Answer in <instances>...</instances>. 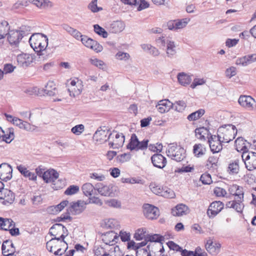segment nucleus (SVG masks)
Returning <instances> with one entry per match:
<instances>
[{"label":"nucleus","mask_w":256,"mask_h":256,"mask_svg":"<svg viewBox=\"0 0 256 256\" xmlns=\"http://www.w3.org/2000/svg\"><path fill=\"white\" fill-rule=\"evenodd\" d=\"M229 192L232 196H234V198L233 200L226 203V208H232L237 212L242 213L244 206L243 203L244 197L243 188L234 184L229 188Z\"/></svg>","instance_id":"nucleus-1"},{"label":"nucleus","mask_w":256,"mask_h":256,"mask_svg":"<svg viewBox=\"0 0 256 256\" xmlns=\"http://www.w3.org/2000/svg\"><path fill=\"white\" fill-rule=\"evenodd\" d=\"M237 133L234 126L230 124L219 128L218 130L217 136L224 143H228L232 140Z\"/></svg>","instance_id":"nucleus-2"},{"label":"nucleus","mask_w":256,"mask_h":256,"mask_svg":"<svg viewBox=\"0 0 256 256\" xmlns=\"http://www.w3.org/2000/svg\"><path fill=\"white\" fill-rule=\"evenodd\" d=\"M166 154L168 156L176 162H180L186 156L184 149L174 144L168 146Z\"/></svg>","instance_id":"nucleus-3"},{"label":"nucleus","mask_w":256,"mask_h":256,"mask_svg":"<svg viewBox=\"0 0 256 256\" xmlns=\"http://www.w3.org/2000/svg\"><path fill=\"white\" fill-rule=\"evenodd\" d=\"M26 26H22L20 30H10L7 36L8 40L10 45H18L22 38L28 34L25 31Z\"/></svg>","instance_id":"nucleus-4"},{"label":"nucleus","mask_w":256,"mask_h":256,"mask_svg":"<svg viewBox=\"0 0 256 256\" xmlns=\"http://www.w3.org/2000/svg\"><path fill=\"white\" fill-rule=\"evenodd\" d=\"M96 202V200L94 196V199L91 200L90 198L88 202L78 200L76 202H72L70 203V205L68 210L72 214H79L86 209V204L90 203H95Z\"/></svg>","instance_id":"nucleus-5"},{"label":"nucleus","mask_w":256,"mask_h":256,"mask_svg":"<svg viewBox=\"0 0 256 256\" xmlns=\"http://www.w3.org/2000/svg\"><path fill=\"white\" fill-rule=\"evenodd\" d=\"M108 138L109 146L114 149L122 147L124 142V136L123 134L118 133L116 132H110Z\"/></svg>","instance_id":"nucleus-6"},{"label":"nucleus","mask_w":256,"mask_h":256,"mask_svg":"<svg viewBox=\"0 0 256 256\" xmlns=\"http://www.w3.org/2000/svg\"><path fill=\"white\" fill-rule=\"evenodd\" d=\"M66 237V236L62 234L60 236L52 238L46 242V248L50 252L62 246H66V250H67L68 248V244L64 241Z\"/></svg>","instance_id":"nucleus-7"},{"label":"nucleus","mask_w":256,"mask_h":256,"mask_svg":"<svg viewBox=\"0 0 256 256\" xmlns=\"http://www.w3.org/2000/svg\"><path fill=\"white\" fill-rule=\"evenodd\" d=\"M148 142V140H144L140 142L136 134H133L131 136L130 142L127 145V148L130 150H144L147 148Z\"/></svg>","instance_id":"nucleus-8"},{"label":"nucleus","mask_w":256,"mask_h":256,"mask_svg":"<svg viewBox=\"0 0 256 256\" xmlns=\"http://www.w3.org/2000/svg\"><path fill=\"white\" fill-rule=\"evenodd\" d=\"M242 158L248 170L251 171L256 169V152L248 151L243 152Z\"/></svg>","instance_id":"nucleus-9"},{"label":"nucleus","mask_w":256,"mask_h":256,"mask_svg":"<svg viewBox=\"0 0 256 256\" xmlns=\"http://www.w3.org/2000/svg\"><path fill=\"white\" fill-rule=\"evenodd\" d=\"M142 208L144 214L148 219H156L160 215L158 208L152 204H145L143 205Z\"/></svg>","instance_id":"nucleus-10"},{"label":"nucleus","mask_w":256,"mask_h":256,"mask_svg":"<svg viewBox=\"0 0 256 256\" xmlns=\"http://www.w3.org/2000/svg\"><path fill=\"white\" fill-rule=\"evenodd\" d=\"M97 191L102 196H114L116 194V188L112 185H104L102 183H97Z\"/></svg>","instance_id":"nucleus-11"},{"label":"nucleus","mask_w":256,"mask_h":256,"mask_svg":"<svg viewBox=\"0 0 256 256\" xmlns=\"http://www.w3.org/2000/svg\"><path fill=\"white\" fill-rule=\"evenodd\" d=\"M238 102L242 107L248 110H252L256 108V102L250 96H240L238 98Z\"/></svg>","instance_id":"nucleus-12"},{"label":"nucleus","mask_w":256,"mask_h":256,"mask_svg":"<svg viewBox=\"0 0 256 256\" xmlns=\"http://www.w3.org/2000/svg\"><path fill=\"white\" fill-rule=\"evenodd\" d=\"M158 40L162 45L166 44V54L168 58H172L176 55V46L174 41L168 40H166L164 38H160Z\"/></svg>","instance_id":"nucleus-13"},{"label":"nucleus","mask_w":256,"mask_h":256,"mask_svg":"<svg viewBox=\"0 0 256 256\" xmlns=\"http://www.w3.org/2000/svg\"><path fill=\"white\" fill-rule=\"evenodd\" d=\"M12 167L6 163H2L0 165V179L7 182L12 178Z\"/></svg>","instance_id":"nucleus-14"},{"label":"nucleus","mask_w":256,"mask_h":256,"mask_svg":"<svg viewBox=\"0 0 256 256\" xmlns=\"http://www.w3.org/2000/svg\"><path fill=\"white\" fill-rule=\"evenodd\" d=\"M208 143L211 151L213 153H218L222 148V142L218 136H212L208 139Z\"/></svg>","instance_id":"nucleus-15"},{"label":"nucleus","mask_w":256,"mask_h":256,"mask_svg":"<svg viewBox=\"0 0 256 256\" xmlns=\"http://www.w3.org/2000/svg\"><path fill=\"white\" fill-rule=\"evenodd\" d=\"M224 206V204L220 201L212 202L207 210L208 216L210 218H214L223 209Z\"/></svg>","instance_id":"nucleus-16"},{"label":"nucleus","mask_w":256,"mask_h":256,"mask_svg":"<svg viewBox=\"0 0 256 256\" xmlns=\"http://www.w3.org/2000/svg\"><path fill=\"white\" fill-rule=\"evenodd\" d=\"M49 234L54 237L60 236L62 234L68 235V231L66 228L61 224H56L50 229Z\"/></svg>","instance_id":"nucleus-17"},{"label":"nucleus","mask_w":256,"mask_h":256,"mask_svg":"<svg viewBox=\"0 0 256 256\" xmlns=\"http://www.w3.org/2000/svg\"><path fill=\"white\" fill-rule=\"evenodd\" d=\"M2 196L0 197V200L3 201L2 203L4 205H9L13 203L15 199L14 194L8 189L3 188L0 191Z\"/></svg>","instance_id":"nucleus-18"},{"label":"nucleus","mask_w":256,"mask_h":256,"mask_svg":"<svg viewBox=\"0 0 256 256\" xmlns=\"http://www.w3.org/2000/svg\"><path fill=\"white\" fill-rule=\"evenodd\" d=\"M119 236L113 231H110L102 235V240L106 245L114 246L118 242Z\"/></svg>","instance_id":"nucleus-19"},{"label":"nucleus","mask_w":256,"mask_h":256,"mask_svg":"<svg viewBox=\"0 0 256 256\" xmlns=\"http://www.w3.org/2000/svg\"><path fill=\"white\" fill-rule=\"evenodd\" d=\"M221 244L216 242L213 241L212 240L209 238L207 240L205 244V248L206 250L212 255H216L220 252Z\"/></svg>","instance_id":"nucleus-20"},{"label":"nucleus","mask_w":256,"mask_h":256,"mask_svg":"<svg viewBox=\"0 0 256 256\" xmlns=\"http://www.w3.org/2000/svg\"><path fill=\"white\" fill-rule=\"evenodd\" d=\"M110 128L108 126H100L97 129V142L102 144L108 140Z\"/></svg>","instance_id":"nucleus-21"},{"label":"nucleus","mask_w":256,"mask_h":256,"mask_svg":"<svg viewBox=\"0 0 256 256\" xmlns=\"http://www.w3.org/2000/svg\"><path fill=\"white\" fill-rule=\"evenodd\" d=\"M18 64L22 68L28 66L33 61L32 56L28 54H21L17 56L16 58Z\"/></svg>","instance_id":"nucleus-22"},{"label":"nucleus","mask_w":256,"mask_h":256,"mask_svg":"<svg viewBox=\"0 0 256 256\" xmlns=\"http://www.w3.org/2000/svg\"><path fill=\"white\" fill-rule=\"evenodd\" d=\"M153 165L160 168H164L166 164V158L161 154H154L151 158Z\"/></svg>","instance_id":"nucleus-23"},{"label":"nucleus","mask_w":256,"mask_h":256,"mask_svg":"<svg viewBox=\"0 0 256 256\" xmlns=\"http://www.w3.org/2000/svg\"><path fill=\"white\" fill-rule=\"evenodd\" d=\"M44 36V34L36 33L32 35L29 38L30 44L34 51L38 52V48Z\"/></svg>","instance_id":"nucleus-24"},{"label":"nucleus","mask_w":256,"mask_h":256,"mask_svg":"<svg viewBox=\"0 0 256 256\" xmlns=\"http://www.w3.org/2000/svg\"><path fill=\"white\" fill-rule=\"evenodd\" d=\"M2 253L4 256L12 254L15 248L12 241L6 240L4 242L2 246Z\"/></svg>","instance_id":"nucleus-25"},{"label":"nucleus","mask_w":256,"mask_h":256,"mask_svg":"<svg viewBox=\"0 0 256 256\" xmlns=\"http://www.w3.org/2000/svg\"><path fill=\"white\" fill-rule=\"evenodd\" d=\"M172 105L173 104L168 100H162L159 101L156 108L160 112L163 114L168 112Z\"/></svg>","instance_id":"nucleus-26"},{"label":"nucleus","mask_w":256,"mask_h":256,"mask_svg":"<svg viewBox=\"0 0 256 256\" xmlns=\"http://www.w3.org/2000/svg\"><path fill=\"white\" fill-rule=\"evenodd\" d=\"M189 212L188 206L184 204H178L174 208L172 209V214L174 216H182Z\"/></svg>","instance_id":"nucleus-27"},{"label":"nucleus","mask_w":256,"mask_h":256,"mask_svg":"<svg viewBox=\"0 0 256 256\" xmlns=\"http://www.w3.org/2000/svg\"><path fill=\"white\" fill-rule=\"evenodd\" d=\"M182 256H208V254L204 250L198 246L194 252L184 249L182 251Z\"/></svg>","instance_id":"nucleus-28"},{"label":"nucleus","mask_w":256,"mask_h":256,"mask_svg":"<svg viewBox=\"0 0 256 256\" xmlns=\"http://www.w3.org/2000/svg\"><path fill=\"white\" fill-rule=\"evenodd\" d=\"M16 168L24 177L28 178L30 180H36V175L28 170L25 166L20 164L16 166Z\"/></svg>","instance_id":"nucleus-29"},{"label":"nucleus","mask_w":256,"mask_h":256,"mask_svg":"<svg viewBox=\"0 0 256 256\" xmlns=\"http://www.w3.org/2000/svg\"><path fill=\"white\" fill-rule=\"evenodd\" d=\"M248 146H250V144L242 138H238L235 140L236 148L238 152L242 151V153L248 152Z\"/></svg>","instance_id":"nucleus-30"},{"label":"nucleus","mask_w":256,"mask_h":256,"mask_svg":"<svg viewBox=\"0 0 256 256\" xmlns=\"http://www.w3.org/2000/svg\"><path fill=\"white\" fill-rule=\"evenodd\" d=\"M125 28L124 23L120 20L114 22L110 26V31L112 33H118Z\"/></svg>","instance_id":"nucleus-31"},{"label":"nucleus","mask_w":256,"mask_h":256,"mask_svg":"<svg viewBox=\"0 0 256 256\" xmlns=\"http://www.w3.org/2000/svg\"><path fill=\"white\" fill-rule=\"evenodd\" d=\"M13 124L18 126L20 128L24 129L27 131H32L34 130L33 125L18 118H16Z\"/></svg>","instance_id":"nucleus-32"},{"label":"nucleus","mask_w":256,"mask_h":256,"mask_svg":"<svg viewBox=\"0 0 256 256\" xmlns=\"http://www.w3.org/2000/svg\"><path fill=\"white\" fill-rule=\"evenodd\" d=\"M61 26L63 30L76 40H79L82 36L81 33L79 31L67 24H62Z\"/></svg>","instance_id":"nucleus-33"},{"label":"nucleus","mask_w":256,"mask_h":256,"mask_svg":"<svg viewBox=\"0 0 256 256\" xmlns=\"http://www.w3.org/2000/svg\"><path fill=\"white\" fill-rule=\"evenodd\" d=\"M42 90H44V92L49 96H54L58 92L56 87V84L52 81H48L45 86L44 88Z\"/></svg>","instance_id":"nucleus-34"},{"label":"nucleus","mask_w":256,"mask_h":256,"mask_svg":"<svg viewBox=\"0 0 256 256\" xmlns=\"http://www.w3.org/2000/svg\"><path fill=\"white\" fill-rule=\"evenodd\" d=\"M29 2L41 9H46L52 6V2L49 0H30Z\"/></svg>","instance_id":"nucleus-35"},{"label":"nucleus","mask_w":256,"mask_h":256,"mask_svg":"<svg viewBox=\"0 0 256 256\" xmlns=\"http://www.w3.org/2000/svg\"><path fill=\"white\" fill-rule=\"evenodd\" d=\"M177 78L179 84L183 86L188 85L192 81L190 76L183 72L179 73L177 76Z\"/></svg>","instance_id":"nucleus-36"},{"label":"nucleus","mask_w":256,"mask_h":256,"mask_svg":"<svg viewBox=\"0 0 256 256\" xmlns=\"http://www.w3.org/2000/svg\"><path fill=\"white\" fill-rule=\"evenodd\" d=\"M15 223L10 218H4L0 217V229L8 230L10 228L14 226Z\"/></svg>","instance_id":"nucleus-37"},{"label":"nucleus","mask_w":256,"mask_h":256,"mask_svg":"<svg viewBox=\"0 0 256 256\" xmlns=\"http://www.w3.org/2000/svg\"><path fill=\"white\" fill-rule=\"evenodd\" d=\"M100 226L105 228H114L118 226V222L114 219L104 220L100 223Z\"/></svg>","instance_id":"nucleus-38"},{"label":"nucleus","mask_w":256,"mask_h":256,"mask_svg":"<svg viewBox=\"0 0 256 256\" xmlns=\"http://www.w3.org/2000/svg\"><path fill=\"white\" fill-rule=\"evenodd\" d=\"M10 30V26L8 22L2 20L0 22V40L4 38Z\"/></svg>","instance_id":"nucleus-39"},{"label":"nucleus","mask_w":256,"mask_h":256,"mask_svg":"<svg viewBox=\"0 0 256 256\" xmlns=\"http://www.w3.org/2000/svg\"><path fill=\"white\" fill-rule=\"evenodd\" d=\"M206 148L204 146L201 144H195L193 147V152L196 157H200L205 154Z\"/></svg>","instance_id":"nucleus-40"},{"label":"nucleus","mask_w":256,"mask_h":256,"mask_svg":"<svg viewBox=\"0 0 256 256\" xmlns=\"http://www.w3.org/2000/svg\"><path fill=\"white\" fill-rule=\"evenodd\" d=\"M4 136H2V140L6 143H10L14 138V130L13 128H8L4 132Z\"/></svg>","instance_id":"nucleus-41"},{"label":"nucleus","mask_w":256,"mask_h":256,"mask_svg":"<svg viewBox=\"0 0 256 256\" xmlns=\"http://www.w3.org/2000/svg\"><path fill=\"white\" fill-rule=\"evenodd\" d=\"M80 40L82 44H84L86 47L90 48L94 50H96V48H94V42L92 38H88L86 36L82 35V36L80 37Z\"/></svg>","instance_id":"nucleus-42"},{"label":"nucleus","mask_w":256,"mask_h":256,"mask_svg":"<svg viewBox=\"0 0 256 256\" xmlns=\"http://www.w3.org/2000/svg\"><path fill=\"white\" fill-rule=\"evenodd\" d=\"M204 112L205 111L204 110L200 109L198 110L189 114L187 118L190 121L196 120L201 118L204 114Z\"/></svg>","instance_id":"nucleus-43"},{"label":"nucleus","mask_w":256,"mask_h":256,"mask_svg":"<svg viewBox=\"0 0 256 256\" xmlns=\"http://www.w3.org/2000/svg\"><path fill=\"white\" fill-rule=\"evenodd\" d=\"M230 173L232 174H236L239 172V160H236L232 162H230L228 167Z\"/></svg>","instance_id":"nucleus-44"},{"label":"nucleus","mask_w":256,"mask_h":256,"mask_svg":"<svg viewBox=\"0 0 256 256\" xmlns=\"http://www.w3.org/2000/svg\"><path fill=\"white\" fill-rule=\"evenodd\" d=\"M104 203L108 207L116 208H121V202L116 199H110V200H104Z\"/></svg>","instance_id":"nucleus-45"},{"label":"nucleus","mask_w":256,"mask_h":256,"mask_svg":"<svg viewBox=\"0 0 256 256\" xmlns=\"http://www.w3.org/2000/svg\"><path fill=\"white\" fill-rule=\"evenodd\" d=\"M94 190V186L90 183H86L82 186L83 192L86 196H91Z\"/></svg>","instance_id":"nucleus-46"},{"label":"nucleus","mask_w":256,"mask_h":256,"mask_svg":"<svg viewBox=\"0 0 256 256\" xmlns=\"http://www.w3.org/2000/svg\"><path fill=\"white\" fill-rule=\"evenodd\" d=\"M160 196L166 198H174L175 193L172 189L168 187H164Z\"/></svg>","instance_id":"nucleus-47"},{"label":"nucleus","mask_w":256,"mask_h":256,"mask_svg":"<svg viewBox=\"0 0 256 256\" xmlns=\"http://www.w3.org/2000/svg\"><path fill=\"white\" fill-rule=\"evenodd\" d=\"M70 96L74 98L79 95L82 92V86L80 85H76V86L71 87L68 89Z\"/></svg>","instance_id":"nucleus-48"},{"label":"nucleus","mask_w":256,"mask_h":256,"mask_svg":"<svg viewBox=\"0 0 256 256\" xmlns=\"http://www.w3.org/2000/svg\"><path fill=\"white\" fill-rule=\"evenodd\" d=\"M172 106L177 112H182L185 110L186 104L184 101L178 100L176 102L173 104Z\"/></svg>","instance_id":"nucleus-49"},{"label":"nucleus","mask_w":256,"mask_h":256,"mask_svg":"<svg viewBox=\"0 0 256 256\" xmlns=\"http://www.w3.org/2000/svg\"><path fill=\"white\" fill-rule=\"evenodd\" d=\"M79 186L76 185H71L68 186L64 192V194L68 196H71L78 193L79 192Z\"/></svg>","instance_id":"nucleus-50"},{"label":"nucleus","mask_w":256,"mask_h":256,"mask_svg":"<svg viewBox=\"0 0 256 256\" xmlns=\"http://www.w3.org/2000/svg\"><path fill=\"white\" fill-rule=\"evenodd\" d=\"M132 155L130 153H124L116 156L117 161L120 163H124L130 160Z\"/></svg>","instance_id":"nucleus-51"},{"label":"nucleus","mask_w":256,"mask_h":256,"mask_svg":"<svg viewBox=\"0 0 256 256\" xmlns=\"http://www.w3.org/2000/svg\"><path fill=\"white\" fill-rule=\"evenodd\" d=\"M150 188L152 192L157 195L161 196V194L162 192L163 187H161L160 186L157 185L155 183H151L150 184Z\"/></svg>","instance_id":"nucleus-52"},{"label":"nucleus","mask_w":256,"mask_h":256,"mask_svg":"<svg viewBox=\"0 0 256 256\" xmlns=\"http://www.w3.org/2000/svg\"><path fill=\"white\" fill-rule=\"evenodd\" d=\"M208 132V130L204 128L201 127L197 128L195 130V133L198 138L200 140L204 138V135Z\"/></svg>","instance_id":"nucleus-53"},{"label":"nucleus","mask_w":256,"mask_h":256,"mask_svg":"<svg viewBox=\"0 0 256 256\" xmlns=\"http://www.w3.org/2000/svg\"><path fill=\"white\" fill-rule=\"evenodd\" d=\"M190 21V19L188 18H182L181 20H176V30L186 27Z\"/></svg>","instance_id":"nucleus-54"},{"label":"nucleus","mask_w":256,"mask_h":256,"mask_svg":"<svg viewBox=\"0 0 256 256\" xmlns=\"http://www.w3.org/2000/svg\"><path fill=\"white\" fill-rule=\"evenodd\" d=\"M218 162V158L214 156H209L208 160L206 161V166L208 168H210L214 166H216V164Z\"/></svg>","instance_id":"nucleus-55"},{"label":"nucleus","mask_w":256,"mask_h":256,"mask_svg":"<svg viewBox=\"0 0 256 256\" xmlns=\"http://www.w3.org/2000/svg\"><path fill=\"white\" fill-rule=\"evenodd\" d=\"M48 44V38L46 36H44L40 44H39L38 48V52H40L44 50L47 47Z\"/></svg>","instance_id":"nucleus-56"},{"label":"nucleus","mask_w":256,"mask_h":256,"mask_svg":"<svg viewBox=\"0 0 256 256\" xmlns=\"http://www.w3.org/2000/svg\"><path fill=\"white\" fill-rule=\"evenodd\" d=\"M146 231L145 229H138L136 232L134 238L136 240H140L146 238Z\"/></svg>","instance_id":"nucleus-57"},{"label":"nucleus","mask_w":256,"mask_h":256,"mask_svg":"<svg viewBox=\"0 0 256 256\" xmlns=\"http://www.w3.org/2000/svg\"><path fill=\"white\" fill-rule=\"evenodd\" d=\"M84 126L82 124H78V125L74 126V127H73L72 128L71 131L72 133H74V134H75L76 135H80L84 131Z\"/></svg>","instance_id":"nucleus-58"},{"label":"nucleus","mask_w":256,"mask_h":256,"mask_svg":"<svg viewBox=\"0 0 256 256\" xmlns=\"http://www.w3.org/2000/svg\"><path fill=\"white\" fill-rule=\"evenodd\" d=\"M200 180L204 184H210L212 182L211 176L208 174H202L200 178Z\"/></svg>","instance_id":"nucleus-59"},{"label":"nucleus","mask_w":256,"mask_h":256,"mask_svg":"<svg viewBox=\"0 0 256 256\" xmlns=\"http://www.w3.org/2000/svg\"><path fill=\"white\" fill-rule=\"evenodd\" d=\"M167 245L170 250H173L180 252H182V251L184 250L180 246L172 241H169L167 242Z\"/></svg>","instance_id":"nucleus-60"},{"label":"nucleus","mask_w":256,"mask_h":256,"mask_svg":"<svg viewBox=\"0 0 256 256\" xmlns=\"http://www.w3.org/2000/svg\"><path fill=\"white\" fill-rule=\"evenodd\" d=\"M236 65H240L244 66H246L250 64L248 62V60L246 56H244L236 59Z\"/></svg>","instance_id":"nucleus-61"},{"label":"nucleus","mask_w":256,"mask_h":256,"mask_svg":"<svg viewBox=\"0 0 256 256\" xmlns=\"http://www.w3.org/2000/svg\"><path fill=\"white\" fill-rule=\"evenodd\" d=\"M225 73L227 78H231L236 75V68L234 66H231L226 70Z\"/></svg>","instance_id":"nucleus-62"},{"label":"nucleus","mask_w":256,"mask_h":256,"mask_svg":"<svg viewBox=\"0 0 256 256\" xmlns=\"http://www.w3.org/2000/svg\"><path fill=\"white\" fill-rule=\"evenodd\" d=\"M24 92L28 95L38 94L39 88L37 87L29 88L24 90Z\"/></svg>","instance_id":"nucleus-63"},{"label":"nucleus","mask_w":256,"mask_h":256,"mask_svg":"<svg viewBox=\"0 0 256 256\" xmlns=\"http://www.w3.org/2000/svg\"><path fill=\"white\" fill-rule=\"evenodd\" d=\"M214 194L218 196H224L226 194V190L222 188L216 187L214 190Z\"/></svg>","instance_id":"nucleus-64"}]
</instances>
